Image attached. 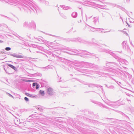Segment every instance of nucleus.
<instances>
[{"instance_id": "f257e3e1", "label": "nucleus", "mask_w": 134, "mask_h": 134, "mask_svg": "<svg viewBox=\"0 0 134 134\" xmlns=\"http://www.w3.org/2000/svg\"><path fill=\"white\" fill-rule=\"evenodd\" d=\"M47 93L50 96H52L54 94V91L52 88L49 87L46 90Z\"/></svg>"}, {"instance_id": "f03ea898", "label": "nucleus", "mask_w": 134, "mask_h": 134, "mask_svg": "<svg viewBox=\"0 0 134 134\" xmlns=\"http://www.w3.org/2000/svg\"><path fill=\"white\" fill-rule=\"evenodd\" d=\"M73 63L79 65V67H81V66H84V64L86 63L85 62H80L76 60L74 61Z\"/></svg>"}, {"instance_id": "7ed1b4c3", "label": "nucleus", "mask_w": 134, "mask_h": 134, "mask_svg": "<svg viewBox=\"0 0 134 134\" xmlns=\"http://www.w3.org/2000/svg\"><path fill=\"white\" fill-rule=\"evenodd\" d=\"M8 54L10 55L17 58H23L24 57V56L20 55L17 54H12L11 53H9Z\"/></svg>"}, {"instance_id": "20e7f679", "label": "nucleus", "mask_w": 134, "mask_h": 134, "mask_svg": "<svg viewBox=\"0 0 134 134\" xmlns=\"http://www.w3.org/2000/svg\"><path fill=\"white\" fill-rule=\"evenodd\" d=\"M30 23H28L27 21L25 22L23 24V26L24 27L27 28L28 29H30Z\"/></svg>"}, {"instance_id": "39448f33", "label": "nucleus", "mask_w": 134, "mask_h": 134, "mask_svg": "<svg viewBox=\"0 0 134 134\" xmlns=\"http://www.w3.org/2000/svg\"><path fill=\"white\" fill-rule=\"evenodd\" d=\"M108 66H111L114 67H116L118 66L117 64L115 63L114 62H110L106 64Z\"/></svg>"}, {"instance_id": "423d86ee", "label": "nucleus", "mask_w": 134, "mask_h": 134, "mask_svg": "<svg viewBox=\"0 0 134 134\" xmlns=\"http://www.w3.org/2000/svg\"><path fill=\"white\" fill-rule=\"evenodd\" d=\"M92 22L91 23L92 25H96V23L98 21V19L97 18L94 17L92 20Z\"/></svg>"}, {"instance_id": "0eeeda50", "label": "nucleus", "mask_w": 134, "mask_h": 134, "mask_svg": "<svg viewBox=\"0 0 134 134\" xmlns=\"http://www.w3.org/2000/svg\"><path fill=\"white\" fill-rule=\"evenodd\" d=\"M30 29L31 27H33L34 29H35L36 27V25L34 22L33 21H32L30 23Z\"/></svg>"}, {"instance_id": "6e6552de", "label": "nucleus", "mask_w": 134, "mask_h": 134, "mask_svg": "<svg viewBox=\"0 0 134 134\" xmlns=\"http://www.w3.org/2000/svg\"><path fill=\"white\" fill-rule=\"evenodd\" d=\"M77 16V14L76 12H73L71 14V16L73 18H76Z\"/></svg>"}, {"instance_id": "1a4fd4ad", "label": "nucleus", "mask_w": 134, "mask_h": 134, "mask_svg": "<svg viewBox=\"0 0 134 134\" xmlns=\"http://www.w3.org/2000/svg\"><path fill=\"white\" fill-rule=\"evenodd\" d=\"M81 51H82L83 52H82V54H84L85 55H87L88 53H89L88 54L91 55V53H90L89 52H87V51H83L82 50H80Z\"/></svg>"}, {"instance_id": "9d476101", "label": "nucleus", "mask_w": 134, "mask_h": 134, "mask_svg": "<svg viewBox=\"0 0 134 134\" xmlns=\"http://www.w3.org/2000/svg\"><path fill=\"white\" fill-rule=\"evenodd\" d=\"M8 65L15 71H17V68L13 65L10 64H8Z\"/></svg>"}, {"instance_id": "9b49d317", "label": "nucleus", "mask_w": 134, "mask_h": 134, "mask_svg": "<svg viewBox=\"0 0 134 134\" xmlns=\"http://www.w3.org/2000/svg\"><path fill=\"white\" fill-rule=\"evenodd\" d=\"M26 94L28 96H29L30 97L32 98H35L36 97V95H33L32 94H30L28 93H26Z\"/></svg>"}, {"instance_id": "f8f14e48", "label": "nucleus", "mask_w": 134, "mask_h": 134, "mask_svg": "<svg viewBox=\"0 0 134 134\" xmlns=\"http://www.w3.org/2000/svg\"><path fill=\"white\" fill-rule=\"evenodd\" d=\"M110 103H113L112 102H110V103H109L108 102H106V104L109 106H111L113 107H114L115 106L114 105L115 104H111Z\"/></svg>"}, {"instance_id": "ddd939ff", "label": "nucleus", "mask_w": 134, "mask_h": 134, "mask_svg": "<svg viewBox=\"0 0 134 134\" xmlns=\"http://www.w3.org/2000/svg\"><path fill=\"white\" fill-rule=\"evenodd\" d=\"M102 4V2L98 0H96V4L97 5H101V4Z\"/></svg>"}, {"instance_id": "4468645a", "label": "nucleus", "mask_w": 134, "mask_h": 134, "mask_svg": "<svg viewBox=\"0 0 134 134\" xmlns=\"http://www.w3.org/2000/svg\"><path fill=\"white\" fill-rule=\"evenodd\" d=\"M60 6L62 8H63V9L64 10H66L69 8V7L68 6L65 7L64 5Z\"/></svg>"}, {"instance_id": "2eb2a0df", "label": "nucleus", "mask_w": 134, "mask_h": 134, "mask_svg": "<svg viewBox=\"0 0 134 134\" xmlns=\"http://www.w3.org/2000/svg\"><path fill=\"white\" fill-rule=\"evenodd\" d=\"M111 6H113V7H117L119 8H121V7H120V6L118 5H117L115 4H111Z\"/></svg>"}, {"instance_id": "dca6fc26", "label": "nucleus", "mask_w": 134, "mask_h": 134, "mask_svg": "<svg viewBox=\"0 0 134 134\" xmlns=\"http://www.w3.org/2000/svg\"><path fill=\"white\" fill-rule=\"evenodd\" d=\"M60 16L63 18L66 19L67 18V16L65 14L63 13L60 14Z\"/></svg>"}, {"instance_id": "f3484780", "label": "nucleus", "mask_w": 134, "mask_h": 134, "mask_svg": "<svg viewBox=\"0 0 134 134\" xmlns=\"http://www.w3.org/2000/svg\"><path fill=\"white\" fill-rule=\"evenodd\" d=\"M91 28H92L93 29H95L96 30H97L98 31H100L101 32H102V31H101L102 30H103V29H100L96 28H94L92 27L91 26Z\"/></svg>"}, {"instance_id": "a211bd4d", "label": "nucleus", "mask_w": 134, "mask_h": 134, "mask_svg": "<svg viewBox=\"0 0 134 134\" xmlns=\"http://www.w3.org/2000/svg\"><path fill=\"white\" fill-rule=\"evenodd\" d=\"M126 41H124L122 43V46L124 48H126Z\"/></svg>"}, {"instance_id": "6ab92c4d", "label": "nucleus", "mask_w": 134, "mask_h": 134, "mask_svg": "<svg viewBox=\"0 0 134 134\" xmlns=\"http://www.w3.org/2000/svg\"><path fill=\"white\" fill-rule=\"evenodd\" d=\"M39 93L42 96H44V91H43L40 90L39 91Z\"/></svg>"}, {"instance_id": "aec40b11", "label": "nucleus", "mask_w": 134, "mask_h": 134, "mask_svg": "<svg viewBox=\"0 0 134 134\" xmlns=\"http://www.w3.org/2000/svg\"><path fill=\"white\" fill-rule=\"evenodd\" d=\"M96 86V85L92 84H90L89 85L88 87H94Z\"/></svg>"}, {"instance_id": "412c9836", "label": "nucleus", "mask_w": 134, "mask_h": 134, "mask_svg": "<svg viewBox=\"0 0 134 134\" xmlns=\"http://www.w3.org/2000/svg\"><path fill=\"white\" fill-rule=\"evenodd\" d=\"M37 109L41 111H42L43 109L41 108L40 106H38L37 107Z\"/></svg>"}, {"instance_id": "4be33fe9", "label": "nucleus", "mask_w": 134, "mask_h": 134, "mask_svg": "<svg viewBox=\"0 0 134 134\" xmlns=\"http://www.w3.org/2000/svg\"><path fill=\"white\" fill-rule=\"evenodd\" d=\"M105 52L107 53H109L111 55H112L113 56H114V54L113 52H111L109 51H107Z\"/></svg>"}, {"instance_id": "5701e85b", "label": "nucleus", "mask_w": 134, "mask_h": 134, "mask_svg": "<svg viewBox=\"0 0 134 134\" xmlns=\"http://www.w3.org/2000/svg\"><path fill=\"white\" fill-rule=\"evenodd\" d=\"M43 3L44 4H45L46 5H48V4H49V2L48 1H43Z\"/></svg>"}, {"instance_id": "b1692460", "label": "nucleus", "mask_w": 134, "mask_h": 134, "mask_svg": "<svg viewBox=\"0 0 134 134\" xmlns=\"http://www.w3.org/2000/svg\"><path fill=\"white\" fill-rule=\"evenodd\" d=\"M11 49V48L9 47H7L5 48V50L6 51H9Z\"/></svg>"}, {"instance_id": "393cba45", "label": "nucleus", "mask_w": 134, "mask_h": 134, "mask_svg": "<svg viewBox=\"0 0 134 134\" xmlns=\"http://www.w3.org/2000/svg\"><path fill=\"white\" fill-rule=\"evenodd\" d=\"M74 52L76 53L77 54H80V53H79V51H78L77 50H74V51H73Z\"/></svg>"}, {"instance_id": "a878e982", "label": "nucleus", "mask_w": 134, "mask_h": 134, "mask_svg": "<svg viewBox=\"0 0 134 134\" xmlns=\"http://www.w3.org/2000/svg\"><path fill=\"white\" fill-rule=\"evenodd\" d=\"M24 99L26 102H28L29 100V99L26 97L24 98Z\"/></svg>"}, {"instance_id": "bb28decb", "label": "nucleus", "mask_w": 134, "mask_h": 134, "mask_svg": "<svg viewBox=\"0 0 134 134\" xmlns=\"http://www.w3.org/2000/svg\"><path fill=\"white\" fill-rule=\"evenodd\" d=\"M86 63L88 64V63ZM89 65H90V66L91 67H94V66H93L94 65L92 64L89 63Z\"/></svg>"}, {"instance_id": "cd10ccee", "label": "nucleus", "mask_w": 134, "mask_h": 134, "mask_svg": "<svg viewBox=\"0 0 134 134\" xmlns=\"http://www.w3.org/2000/svg\"><path fill=\"white\" fill-rule=\"evenodd\" d=\"M115 58L118 59V61H120L121 59L120 58L118 57L117 56H116L115 57Z\"/></svg>"}, {"instance_id": "c85d7f7f", "label": "nucleus", "mask_w": 134, "mask_h": 134, "mask_svg": "<svg viewBox=\"0 0 134 134\" xmlns=\"http://www.w3.org/2000/svg\"><path fill=\"white\" fill-rule=\"evenodd\" d=\"M124 1L125 3H128L129 2V0H124Z\"/></svg>"}, {"instance_id": "c756f323", "label": "nucleus", "mask_w": 134, "mask_h": 134, "mask_svg": "<svg viewBox=\"0 0 134 134\" xmlns=\"http://www.w3.org/2000/svg\"><path fill=\"white\" fill-rule=\"evenodd\" d=\"M37 84V83H33L32 84V85L33 86H36V85Z\"/></svg>"}, {"instance_id": "7c9ffc66", "label": "nucleus", "mask_w": 134, "mask_h": 134, "mask_svg": "<svg viewBox=\"0 0 134 134\" xmlns=\"http://www.w3.org/2000/svg\"><path fill=\"white\" fill-rule=\"evenodd\" d=\"M92 29H91V31L93 32H94L96 30L95 29H93L92 28H91Z\"/></svg>"}, {"instance_id": "2f4dec72", "label": "nucleus", "mask_w": 134, "mask_h": 134, "mask_svg": "<svg viewBox=\"0 0 134 134\" xmlns=\"http://www.w3.org/2000/svg\"><path fill=\"white\" fill-rule=\"evenodd\" d=\"M39 88V86L37 84L36 86V89H37Z\"/></svg>"}, {"instance_id": "473e14b6", "label": "nucleus", "mask_w": 134, "mask_h": 134, "mask_svg": "<svg viewBox=\"0 0 134 134\" xmlns=\"http://www.w3.org/2000/svg\"><path fill=\"white\" fill-rule=\"evenodd\" d=\"M9 94V96L11 97H12V98H13V96L12 95H11V94Z\"/></svg>"}, {"instance_id": "72a5a7b5", "label": "nucleus", "mask_w": 134, "mask_h": 134, "mask_svg": "<svg viewBox=\"0 0 134 134\" xmlns=\"http://www.w3.org/2000/svg\"><path fill=\"white\" fill-rule=\"evenodd\" d=\"M92 40L93 41V42L95 43V40L94 39V38Z\"/></svg>"}, {"instance_id": "f704fd0d", "label": "nucleus", "mask_w": 134, "mask_h": 134, "mask_svg": "<svg viewBox=\"0 0 134 134\" xmlns=\"http://www.w3.org/2000/svg\"><path fill=\"white\" fill-rule=\"evenodd\" d=\"M110 87L111 88L113 89L114 88V87L113 86H111Z\"/></svg>"}, {"instance_id": "c9c22d12", "label": "nucleus", "mask_w": 134, "mask_h": 134, "mask_svg": "<svg viewBox=\"0 0 134 134\" xmlns=\"http://www.w3.org/2000/svg\"><path fill=\"white\" fill-rule=\"evenodd\" d=\"M127 101H130V102H131V101L130 100V99H128L127 98Z\"/></svg>"}, {"instance_id": "e433bc0d", "label": "nucleus", "mask_w": 134, "mask_h": 134, "mask_svg": "<svg viewBox=\"0 0 134 134\" xmlns=\"http://www.w3.org/2000/svg\"><path fill=\"white\" fill-rule=\"evenodd\" d=\"M4 70L7 73V72L6 71V70L5 68H4Z\"/></svg>"}, {"instance_id": "4c0bfd02", "label": "nucleus", "mask_w": 134, "mask_h": 134, "mask_svg": "<svg viewBox=\"0 0 134 134\" xmlns=\"http://www.w3.org/2000/svg\"><path fill=\"white\" fill-rule=\"evenodd\" d=\"M3 42L2 41L0 40V43H2Z\"/></svg>"}, {"instance_id": "58836bf2", "label": "nucleus", "mask_w": 134, "mask_h": 134, "mask_svg": "<svg viewBox=\"0 0 134 134\" xmlns=\"http://www.w3.org/2000/svg\"><path fill=\"white\" fill-rule=\"evenodd\" d=\"M110 32V31H107V32H104V33L106 32Z\"/></svg>"}, {"instance_id": "ea45409f", "label": "nucleus", "mask_w": 134, "mask_h": 134, "mask_svg": "<svg viewBox=\"0 0 134 134\" xmlns=\"http://www.w3.org/2000/svg\"><path fill=\"white\" fill-rule=\"evenodd\" d=\"M105 108H108V107H105Z\"/></svg>"}, {"instance_id": "a19ab883", "label": "nucleus", "mask_w": 134, "mask_h": 134, "mask_svg": "<svg viewBox=\"0 0 134 134\" xmlns=\"http://www.w3.org/2000/svg\"><path fill=\"white\" fill-rule=\"evenodd\" d=\"M86 25H85V27L86 28Z\"/></svg>"}, {"instance_id": "79ce46f5", "label": "nucleus", "mask_w": 134, "mask_h": 134, "mask_svg": "<svg viewBox=\"0 0 134 134\" xmlns=\"http://www.w3.org/2000/svg\"><path fill=\"white\" fill-rule=\"evenodd\" d=\"M20 10H21V11H22V9H21V8H20Z\"/></svg>"}, {"instance_id": "37998d69", "label": "nucleus", "mask_w": 134, "mask_h": 134, "mask_svg": "<svg viewBox=\"0 0 134 134\" xmlns=\"http://www.w3.org/2000/svg\"><path fill=\"white\" fill-rule=\"evenodd\" d=\"M97 42V43H99L98 42Z\"/></svg>"}, {"instance_id": "c03bdc74", "label": "nucleus", "mask_w": 134, "mask_h": 134, "mask_svg": "<svg viewBox=\"0 0 134 134\" xmlns=\"http://www.w3.org/2000/svg\"><path fill=\"white\" fill-rule=\"evenodd\" d=\"M9 68V67L8 66L7 67V68Z\"/></svg>"}, {"instance_id": "a18cd8bd", "label": "nucleus", "mask_w": 134, "mask_h": 134, "mask_svg": "<svg viewBox=\"0 0 134 134\" xmlns=\"http://www.w3.org/2000/svg\"><path fill=\"white\" fill-rule=\"evenodd\" d=\"M87 25L88 26H89L88 25H87Z\"/></svg>"}]
</instances>
